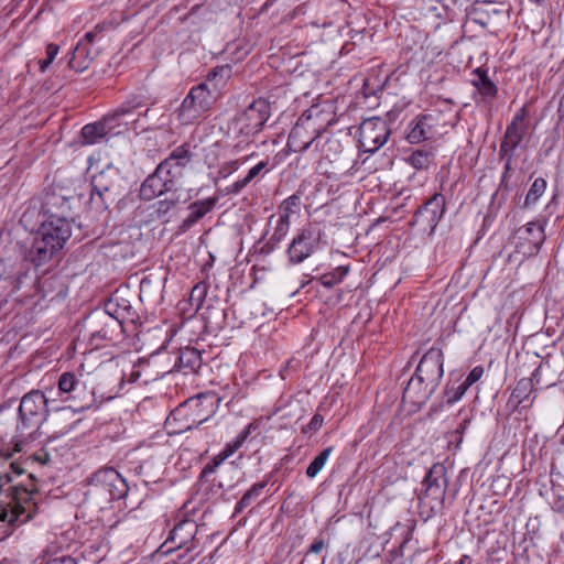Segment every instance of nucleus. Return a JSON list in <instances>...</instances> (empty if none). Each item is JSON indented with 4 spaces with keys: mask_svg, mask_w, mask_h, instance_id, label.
Segmentation results:
<instances>
[{
    "mask_svg": "<svg viewBox=\"0 0 564 564\" xmlns=\"http://www.w3.org/2000/svg\"><path fill=\"white\" fill-rule=\"evenodd\" d=\"M42 207L50 218L42 224L26 252V259L35 267L50 262L72 236L70 206L65 196L46 194Z\"/></svg>",
    "mask_w": 564,
    "mask_h": 564,
    "instance_id": "nucleus-1",
    "label": "nucleus"
},
{
    "mask_svg": "<svg viewBox=\"0 0 564 564\" xmlns=\"http://www.w3.org/2000/svg\"><path fill=\"white\" fill-rule=\"evenodd\" d=\"M10 470L0 471V492L3 490L10 498L4 506H0V541L11 535L13 530L28 522L36 513L34 501L36 489L34 485L28 487L22 482L10 485L13 475L21 476L23 469L15 463H10Z\"/></svg>",
    "mask_w": 564,
    "mask_h": 564,
    "instance_id": "nucleus-2",
    "label": "nucleus"
},
{
    "mask_svg": "<svg viewBox=\"0 0 564 564\" xmlns=\"http://www.w3.org/2000/svg\"><path fill=\"white\" fill-rule=\"evenodd\" d=\"M444 375V355L432 347L421 358L414 375L403 390V401L421 408L435 393Z\"/></svg>",
    "mask_w": 564,
    "mask_h": 564,
    "instance_id": "nucleus-3",
    "label": "nucleus"
},
{
    "mask_svg": "<svg viewBox=\"0 0 564 564\" xmlns=\"http://www.w3.org/2000/svg\"><path fill=\"white\" fill-rule=\"evenodd\" d=\"M218 69L214 68L205 82L194 86L176 110V118L183 126L193 124L209 110L220 96V87L216 82Z\"/></svg>",
    "mask_w": 564,
    "mask_h": 564,
    "instance_id": "nucleus-4",
    "label": "nucleus"
},
{
    "mask_svg": "<svg viewBox=\"0 0 564 564\" xmlns=\"http://www.w3.org/2000/svg\"><path fill=\"white\" fill-rule=\"evenodd\" d=\"M120 171L108 164L106 169L93 176L90 205L96 210H106L121 196Z\"/></svg>",
    "mask_w": 564,
    "mask_h": 564,
    "instance_id": "nucleus-5",
    "label": "nucleus"
},
{
    "mask_svg": "<svg viewBox=\"0 0 564 564\" xmlns=\"http://www.w3.org/2000/svg\"><path fill=\"white\" fill-rule=\"evenodd\" d=\"M144 98L140 95L132 96L128 98L124 102H122L118 108H116L112 112L106 115L102 120L88 123L82 129V137L86 143L93 144L98 142L101 138L112 133L117 121L126 116L131 115L133 111L145 107Z\"/></svg>",
    "mask_w": 564,
    "mask_h": 564,
    "instance_id": "nucleus-6",
    "label": "nucleus"
},
{
    "mask_svg": "<svg viewBox=\"0 0 564 564\" xmlns=\"http://www.w3.org/2000/svg\"><path fill=\"white\" fill-rule=\"evenodd\" d=\"M247 440V427L242 429L235 441L228 443L225 448L208 464L202 471V477L215 471V468L225 463V470L231 474V478L238 482L245 478V457L242 453H237Z\"/></svg>",
    "mask_w": 564,
    "mask_h": 564,
    "instance_id": "nucleus-7",
    "label": "nucleus"
},
{
    "mask_svg": "<svg viewBox=\"0 0 564 564\" xmlns=\"http://www.w3.org/2000/svg\"><path fill=\"white\" fill-rule=\"evenodd\" d=\"M91 490L107 501L120 500L126 497L129 487L126 479L112 467L97 470L89 478Z\"/></svg>",
    "mask_w": 564,
    "mask_h": 564,
    "instance_id": "nucleus-8",
    "label": "nucleus"
},
{
    "mask_svg": "<svg viewBox=\"0 0 564 564\" xmlns=\"http://www.w3.org/2000/svg\"><path fill=\"white\" fill-rule=\"evenodd\" d=\"M47 399L40 390H33L26 393L19 405V416L21 420L22 432L37 430L46 420Z\"/></svg>",
    "mask_w": 564,
    "mask_h": 564,
    "instance_id": "nucleus-9",
    "label": "nucleus"
},
{
    "mask_svg": "<svg viewBox=\"0 0 564 564\" xmlns=\"http://www.w3.org/2000/svg\"><path fill=\"white\" fill-rule=\"evenodd\" d=\"M447 484L446 468L442 464H434L422 481L424 489L419 495L420 502L430 505L432 510L441 509L444 505Z\"/></svg>",
    "mask_w": 564,
    "mask_h": 564,
    "instance_id": "nucleus-10",
    "label": "nucleus"
},
{
    "mask_svg": "<svg viewBox=\"0 0 564 564\" xmlns=\"http://www.w3.org/2000/svg\"><path fill=\"white\" fill-rule=\"evenodd\" d=\"M390 128L384 119L372 117L365 119L359 126V144L364 152L375 153L390 135Z\"/></svg>",
    "mask_w": 564,
    "mask_h": 564,
    "instance_id": "nucleus-11",
    "label": "nucleus"
},
{
    "mask_svg": "<svg viewBox=\"0 0 564 564\" xmlns=\"http://www.w3.org/2000/svg\"><path fill=\"white\" fill-rule=\"evenodd\" d=\"M445 209L444 195L435 193L414 213L410 225L421 226L423 231L432 235L444 216Z\"/></svg>",
    "mask_w": 564,
    "mask_h": 564,
    "instance_id": "nucleus-12",
    "label": "nucleus"
},
{
    "mask_svg": "<svg viewBox=\"0 0 564 564\" xmlns=\"http://www.w3.org/2000/svg\"><path fill=\"white\" fill-rule=\"evenodd\" d=\"M89 336L96 346L99 341L115 340L122 334L123 326L101 310L93 312L86 319Z\"/></svg>",
    "mask_w": 564,
    "mask_h": 564,
    "instance_id": "nucleus-13",
    "label": "nucleus"
},
{
    "mask_svg": "<svg viewBox=\"0 0 564 564\" xmlns=\"http://www.w3.org/2000/svg\"><path fill=\"white\" fill-rule=\"evenodd\" d=\"M165 166L166 164H159L155 171L143 181L139 191L141 199L152 200L175 189L176 180L171 176L169 170L165 171Z\"/></svg>",
    "mask_w": 564,
    "mask_h": 564,
    "instance_id": "nucleus-14",
    "label": "nucleus"
},
{
    "mask_svg": "<svg viewBox=\"0 0 564 564\" xmlns=\"http://www.w3.org/2000/svg\"><path fill=\"white\" fill-rule=\"evenodd\" d=\"M63 401H73L78 409L88 408L93 399L85 393V387L73 372H64L57 382Z\"/></svg>",
    "mask_w": 564,
    "mask_h": 564,
    "instance_id": "nucleus-15",
    "label": "nucleus"
},
{
    "mask_svg": "<svg viewBox=\"0 0 564 564\" xmlns=\"http://www.w3.org/2000/svg\"><path fill=\"white\" fill-rule=\"evenodd\" d=\"M517 237L520 240L517 245L518 252L533 256L539 252L545 240L544 228L539 221H531L518 229Z\"/></svg>",
    "mask_w": 564,
    "mask_h": 564,
    "instance_id": "nucleus-16",
    "label": "nucleus"
},
{
    "mask_svg": "<svg viewBox=\"0 0 564 564\" xmlns=\"http://www.w3.org/2000/svg\"><path fill=\"white\" fill-rule=\"evenodd\" d=\"M318 246V235L312 227H306L292 240L288 253L292 263L307 259Z\"/></svg>",
    "mask_w": 564,
    "mask_h": 564,
    "instance_id": "nucleus-17",
    "label": "nucleus"
},
{
    "mask_svg": "<svg viewBox=\"0 0 564 564\" xmlns=\"http://www.w3.org/2000/svg\"><path fill=\"white\" fill-rule=\"evenodd\" d=\"M525 116L527 112L524 108L514 115L501 140L499 154L514 153L520 145L528 130Z\"/></svg>",
    "mask_w": 564,
    "mask_h": 564,
    "instance_id": "nucleus-18",
    "label": "nucleus"
},
{
    "mask_svg": "<svg viewBox=\"0 0 564 564\" xmlns=\"http://www.w3.org/2000/svg\"><path fill=\"white\" fill-rule=\"evenodd\" d=\"M507 13L502 3L494 1H477L471 11L474 22L484 28L497 25L506 19Z\"/></svg>",
    "mask_w": 564,
    "mask_h": 564,
    "instance_id": "nucleus-19",
    "label": "nucleus"
},
{
    "mask_svg": "<svg viewBox=\"0 0 564 564\" xmlns=\"http://www.w3.org/2000/svg\"><path fill=\"white\" fill-rule=\"evenodd\" d=\"M434 121L435 118L431 113L416 117L409 123L406 140L412 144H416L430 139L433 134Z\"/></svg>",
    "mask_w": 564,
    "mask_h": 564,
    "instance_id": "nucleus-20",
    "label": "nucleus"
},
{
    "mask_svg": "<svg viewBox=\"0 0 564 564\" xmlns=\"http://www.w3.org/2000/svg\"><path fill=\"white\" fill-rule=\"evenodd\" d=\"M192 156L189 144L184 143L175 148L169 158L160 164H166L165 171L169 170L171 176L176 180L182 175L184 167L192 161Z\"/></svg>",
    "mask_w": 564,
    "mask_h": 564,
    "instance_id": "nucleus-21",
    "label": "nucleus"
},
{
    "mask_svg": "<svg viewBox=\"0 0 564 564\" xmlns=\"http://www.w3.org/2000/svg\"><path fill=\"white\" fill-rule=\"evenodd\" d=\"M101 311L113 317L115 321L120 322L122 326L127 321L132 322L134 318V311L130 302L123 297L118 296L117 294L112 295L105 303V306Z\"/></svg>",
    "mask_w": 564,
    "mask_h": 564,
    "instance_id": "nucleus-22",
    "label": "nucleus"
},
{
    "mask_svg": "<svg viewBox=\"0 0 564 564\" xmlns=\"http://www.w3.org/2000/svg\"><path fill=\"white\" fill-rule=\"evenodd\" d=\"M216 203L217 199L215 197H209L191 204L188 207L189 213L178 226V231L186 232L188 229H191L199 219L213 210Z\"/></svg>",
    "mask_w": 564,
    "mask_h": 564,
    "instance_id": "nucleus-23",
    "label": "nucleus"
},
{
    "mask_svg": "<svg viewBox=\"0 0 564 564\" xmlns=\"http://www.w3.org/2000/svg\"><path fill=\"white\" fill-rule=\"evenodd\" d=\"M98 50L87 45L84 41H79L73 50L72 58L68 64L72 69L77 73L86 70L90 63L98 56Z\"/></svg>",
    "mask_w": 564,
    "mask_h": 564,
    "instance_id": "nucleus-24",
    "label": "nucleus"
},
{
    "mask_svg": "<svg viewBox=\"0 0 564 564\" xmlns=\"http://www.w3.org/2000/svg\"><path fill=\"white\" fill-rule=\"evenodd\" d=\"M203 365L202 354L194 347H185L180 350L176 366L185 373H196Z\"/></svg>",
    "mask_w": 564,
    "mask_h": 564,
    "instance_id": "nucleus-25",
    "label": "nucleus"
},
{
    "mask_svg": "<svg viewBox=\"0 0 564 564\" xmlns=\"http://www.w3.org/2000/svg\"><path fill=\"white\" fill-rule=\"evenodd\" d=\"M270 116V104L268 100L259 98L249 105V124L252 122L254 132H259L263 128Z\"/></svg>",
    "mask_w": 564,
    "mask_h": 564,
    "instance_id": "nucleus-26",
    "label": "nucleus"
},
{
    "mask_svg": "<svg viewBox=\"0 0 564 564\" xmlns=\"http://www.w3.org/2000/svg\"><path fill=\"white\" fill-rule=\"evenodd\" d=\"M471 84L477 88L484 100H491L497 95V86L490 80L487 73L480 68L474 72Z\"/></svg>",
    "mask_w": 564,
    "mask_h": 564,
    "instance_id": "nucleus-27",
    "label": "nucleus"
},
{
    "mask_svg": "<svg viewBox=\"0 0 564 564\" xmlns=\"http://www.w3.org/2000/svg\"><path fill=\"white\" fill-rule=\"evenodd\" d=\"M422 11L424 15L429 19H434L436 22V26L441 24L442 21L449 20V9L447 6L441 0H427L424 2L422 7Z\"/></svg>",
    "mask_w": 564,
    "mask_h": 564,
    "instance_id": "nucleus-28",
    "label": "nucleus"
},
{
    "mask_svg": "<svg viewBox=\"0 0 564 564\" xmlns=\"http://www.w3.org/2000/svg\"><path fill=\"white\" fill-rule=\"evenodd\" d=\"M545 188H546V181L542 177L535 178L525 196L522 207L531 208L538 202V199L543 195V193L545 192Z\"/></svg>",
    "mask_w": 564,
    "mask_h": 564,
    "instance_id": "nucleus-29",
    "label": "nucleus"
},
{
    "mask_svg": "<svg viewBox=\"0 0 564 564\" xmlns=\"http://www.w3.org/2000/svg\"><path fill=\"white\" fill-rule=\"evenodd\" d=\"M349 267L340 265L334 269L330 272H327L319 276L318 281L325 288H333L334 285L340 283L344 278L348 274Z\"/></svg>",
    "mask_w": 564,
    "mask_h": 564,
    "instance_id": "nucleus-30",
    "label": "nucleus"
},
{
    "mask_svg": "<svg viewBox=\"0 0 564 564\" xmlns=\"http://www.w3.org/2000/svg\"><path fill=\"white\" fill-rule=\"evenodd\" d=\"M433 153L426 150H415L409 158V163L417 171L427 170L433 162Z\"/></svg>",
    "mask_w": 564,
    "mask_h": 564,
    "instance_id": "nucleus-31",
    "label": "nucleus"
},
{
    "mask_svg": "<svg viewBox=\"0 0 564 564\" xmlns=\"http://www.w3.org/2000/svg\"><path fill=\"white\" fill-rule=\"evenodd\" d=\"M301 209V197L293 194L284 199L280 206L279 217L290 220V216L299 214Z\"/></svg>",
    "mask_w": 564,
    "mask_h": 564,
    "instance_id": "nucleus-32",
    "label": "nucleus"
},
{
    "mask_svg": "<svg viewBox=\"0 0 564 564\" xmlns=\"http://www.w3.org/2000/svg\"><path fill=\"white\" fill-rule=\"evenodd\" d=\"M467 390L468 388L463 382L456 386L455 382L448 381L443 393L445 402L449 405L454 404L464 397Z\"/></svg>",
    "mask_w": 564,
    "mask_h": 564,
    "instance_id": "nucleus-33",
    "label": "nucleus"
},
{
    "mask_svg": "<svg viewBox=\"0 0 564 564\" xmlns=\"http://www.w3.org/2000/svg\"><path fill=\"white\" fill-rule=\"evenodd\" d=\"M194 527L195 524L192 521H182L174 527L167 540L175 542L178 539L180 544H182L191 538V531Z\"/></svg>",
    "mask_w": 564,
    "mask_h": 564,
    "instance_id": "nucleus-34",
    "label": "nucleus"
},
{
    "mask_svg": "<svg viewBox=\"0 0 564 564\" xmlns=\"http://www.w3.org/2000/svg\"><path fill=\"white\" fill-rule=\"evenodd\" d=\"M333 448L332 447H327L325 449H323L312 462L311 464L308 465L307 469H306V476L308 478H314L321 470L322 468L324 467V465L326 464L330 453H332Z\"/></svg>",
    "mask_w": 564,
    "mask_h": 564,
    "instance_id": "nucleus-35",
    "label": "nucleus"
},
{
    "mask_svg": "<svg viewBox=\"0 0 564 564\" xmlns=\"http://www.w3.org/2000/svg\"><path fill=\"white\" fill-rule=\"evenodd\" d=\"M290 228V220L278 217L275 220L274 231L270 238L269 243H272L269 250H272L273 246L279 243L288 234Z\"/></svg>",
    "mask_w": 564,
    "mask_h": 564,
    "instance_id": "nucleus-36",
    "label": "nucleus"
},
{
    "mask_svg": "<svg viewBox=\"0 0 564 564\" xmlns=\"http://www.w3.org/2000/svg\"><path fill=\"white\" fill-rule=\"evenodd\" d=\"M247 260V256L242 257V247H240L239 252L237 254V264L231 269L230 279L232 280V284L235 286H243V273L245 268L242 265L243 261Z\"/></svg>",
    "mask_w": 564,
    "mask_h": 564,
    "instance_id": "nucleus-37",
    "label": "nucleus"
},
{
    "mask_svg": "<svg viewBox=\"0 0 564 564\" xmlns=\"http://www.w3.org/2000/svg\"><path fill=\"white\" fill-rule=\"evenodd\" d=\"M531 392V381L520 380L512 392V397L518 400V403H523Z\"/></svg>",
    "mask_w": 564,
    "mask_h": 564,
    "instance_id": "nucleus-38",
    "label": "nucleus"
},
{
    "mask_svg": "<svg viewBox=\"0 0 564 564\" xmlns=\"http://www.w3.org/2000/svg\"><path fill=\"white\" fill-rule=\"evenodd\" d=\"M227 405L232 414L242 416L245 412V395H234Z\"/></svg>",
    "mask_w": 564,
    "mask_h": 564,
    "instance_id": "nucleus-39",
    "label": "nucleus"
},
{
    "mask_svg": "<svg viewBox=\"0 0 564 564\" xmlns=\"http://www.w3.org/2000/svg\"><path fill=\"white\" fill-rule=\"evenodd\" d=\"M269 156H265V159L260 160L258 162H254L251 167H249V182L260 175L262 172L268 173L270 171L269 165Z\"/></svg>",
    "mask_w": 564,
    "mask_h": 564,
    "instance_id": "nucleus-40",
    "label": "nucleus"
},
{
    "mask_svg": "<svg viewBox=\"0 0 564 564\" xmlns=\"http://www.w3.org/2000/svg\"><path fill=\"white\" fill-rule=\"evenodd\" d=\"M176 204L174 198L161 199L155 204V213L159 217L166 215Z\"/></svg>",
    "mask_w": 564,
    "mask_h": 564,
    "instance_id": "nucleus-41",
    "label": "nucleus"
},
{
    "mask_svg": "<svg viewBox=\"0 0 564 564\" xmlns=\"http://www.w3.org/2000/svg\"><path fill=\"white\" fill-rule=\"evenodd\" d=\"M484 373V368L480 366L475 367L471 369V371L468 373V376L462 381L468 389L470 386H473L475 382H477Z\"/></svg>",
    "mask_w": 564,
    "mask_h": 564,
    "instance_id": "nucleus-42",
    "label": "nucleus"
},
{
    "mask_svg": "<svg viewBox=\"0 0 564 564\" xmlns=\"http://www.w3.org/2000/svg\"><path fill=\"white\" fill-rule=\"evenodd\" d=\"M105 24H97L91 31L87 32L80 41L93 46L95 39L105 31Z\"/></svg>",
    "mask_w": 564,
    "mask_h": 564,
    "instance_id": "nucleus-43",
    "label": "nucleus"
},
{
    "mask_svg": "<svg viewBox=\"0 0 564 564\" xmlns=\"http://www.w3.org/2000/svg\"><path fill=\"white\" fill-rule=\"evenodd\" d=\"M499 158L501 161H505L502 178H506L512 169L511 165L514 158V153L499 154Z\"/></svg>",
    "mask_w": 564,
    "mask_h": 564,
    "instance_id": "nucleus-44",
    "label": "nucleus"
},
{
    "mask_svg": "<svg viewBox=\"0 0 564 564\" xmlns=\"http://www.w3.org/2000/svg\"><path fill=\"white\" fill-rule=\"evenodd\" d=\"M41 564H76V562L73 557L63 555L59 557L51 558V560L46 561L45 563H41Z\"/></svg>",
    "mask_w": 564,
    "mask_h": 564,
    "instance_id": "nucleus-45",
    "label": "nucleus"
},
{
    "mask_svg": "<svg viewBox=\"0 0 564 564\" xmlns=\"http://www.w3.org/2000/svg\"><path fill=\"white\" fill-rule=\"evenodd\" d=\"M323 422H324L323 416H322V415H319V414H315V415L311 419V421H310V423H308L307 427H308V430H310V431L315 432V431H317V430H319V429L322 427Z\"/></svg>",
    "mask_w": 564,
    "mask_h": 564,
    "instance_id": "nucleus-46",
    "label": "nucleus"
},
{
    "mask_svg": "<svg viewBox=\"0 0 564 564\" xmlns=\"http://www.w3.org/2000/svg\"><path fill=\"white\" fill-rule=\"evenodd\" d=\"M59 46L54 43H50L46 46V59H48L51 63L55 59L56 55L58 54Z\"/></svg>",
    "mask_w": 564,
    "mask_h": 564,
    "instance_id": "nucleus-47",
    "label": "nucleus"
},
{
    "mask_svg": "<svg viewBox=\"0 0 564 564\" xmlns=\"http://www.w3.org/2000/svg\"><path fill=\"white\" fill-rule=\"evenodd\" d=\"M325 547V542L323 539H315L313 543L310 545L308 552L318 554Z\"/></svg>",
    "mask_w": 564,
    "mask_h": 564,
    "instance_id": "nucleus-48",
    "label": "nucleus"
},
{
    "mask_svg": "<svg viewBox=\"0 0 564 564\" xmlns=\"http://www.w3.org/2000/svg\"><path fill=\"white\" fill-rule=\"evenodd\" d=\"M33 458H34L36 462H39V463H41L42 465H44V464H46V463L50 460V454H48L46 451L41 449V451H39L37 453H35V454L33 455Z\"/></svg>",
    "mask_w": 564,
    "mask_h": 564,
    "instance_id": "nucleus-49",
    "label": "nucleus"
},
{
    "mask_svg": "<svg viewBox=\"0 0 564 564\" xmlns=\"http://www.w3.org/2000/svg\"><path fill=\"white\" fill-rule=\"evenodd\" d=\"M470 420L465 419L463 422L456 427L455 433L459 435V442L462 441V436L465 433Z\"/></svg>",
    "mask_w": 564,
    "mask_h": 564,
    "instance_id": "nucleus-50",
    "label": "nucleus"
},
{
    "mask_svg": "<svg viewBox=\"0 0 564 564\" xmlns=\"http://www.w3.org/2000/svg\"><path fill=\"white\" fill-rule=\"evenodd\" d=\"M265 486L264 482L256 484L249 489V498L258 496L262 488Z\"/></svg>",
    "mask_w": 564,
    "mask_h": 564,
    "instance_id": "nucleus-51",
    "label": "nucleus"
},
{
    "mask_svg": "<svg viewBox=\"0 0 564 564\" xmlns=\"http://www.w3.org/2000/svg\"><path fill=\"white\" fill-rule=\"evenodd\" d=\"M300 135V129L296 127L294 128L291 133H290V137H289V142L290 143H294L295 142V139Z\"/></svg>",
    "mask_w": 564,
    "mask_h": 564,
    "instance_id": "nucleus-52",
    "label": "nucleus"
},
{
    "mask_svg": "<svg viewBox=\"0 0 564 564\" xmlns=\"http://www.w3.org/2000/svg\"><path fill=\"white\" fill-rule=\"evenodd\" d=\"M26 275H28V273H26V272H24V273H21V274L15 279L14 286H13L15 290L21 289L22 279H23V278H25Z\"/></svg>",
    "mask_w": 564,
    "mask_h": 564,
    "instance_id": "nucleus-53",
    "label": "nucleus"
},
{
    "mask_svg": "<svg viewBox=\"0 0 564 564\" xmlns=\"http://www.w3.org/2000/svg\"><path fill=\"white\" fill-rule=\"evenodd\" d=\"M557 112H558L560 119L564 120V94H563V96L561 98Z\"/></svg>",
    "mask_w": 564,
    "mask_h": 564,
    "instance_id": "nucleus-54",
    "label": "nucleus"
},
{
    "mask_svg": "<svg viewBox=\"0 0 564 564\" xmlns=\"http://www.w3.org/2000/svg\"><path fill=\"white\" fill-rule=\"evenodd\" d=\"M39 64H40V70L42 73H44L52 63L45 58V59L40 61Z\"/></svg>",
    "mask_w": 564,
    "mask_h": 564,
    "instance_id": "nucleus-55",
    "label": "nucleus"
},
{
    "mask_svg": "<svg viewBox=\"0 0 564 564\" xmlns=\"http://www.w3.org/2000/svg\"><path fill=\"white\" fill-rule=\"evenodd\" d=\"M247 184V177H243L242 180L235 183V192L240 191L245 185Z\"/></svg>",
    "mask_w": 564,
    "mask_h": 564,
    "instance_id": "nucleus-56",
    "label": "nucleus"
},
{
    "mask_svg": "<svg viewBox=\"0 0 564 564\" xmlns=\"http://www.w3.org/2000/svg\"><path fill=\"white\" fill-rule=\"evenodd\" d=\"M246 503H247V494H245V495L240 498V500H239V502H238V507H239V508H242Z\"/></svg>",
    "mask_w": 564,
    "mask_h": 564,
    "instance_id": "nucleus-57",
    "label": "nucleus"
},
{
    "mask_svg": "<svg viewBox=\"0 0 564 564\" xmlns=\"http://www.w3.org/2000/svg\"><path fill=\"white\" fill-rule=\"evenodd\" d=\"M313 140H310V141H306L304 142L301 147H300V151H305L310 148L311 143H312Z\"/></svg>",
    "mask_w": 564,
    "mask_h": 564,
    "instance_id": "nucleus-58",
    "label": "nucleus"
},
{
    "mask_svg": "<svg viewBox=\"0 0 564 564\" xmlns=\"http://www.w3.org/2000/svg\"><path fill=\"white\" fill-rule=\"evenodd\" d=\"M556 509L564 510V499H558V501L556 502Z\"/></svg>",
    "mask_w": 564,
    "mask_h": 564,
    "instance_id": "nucleus-59",
    "label": "nucleus"
},
{
    "mask_svg": "<svg viewBox=\"0 0 564 564\" xmlns=\"http://www.w3.org/2000/svg\"><path fill=\"white\" fill-rule=\"evenodd\" d=\"M210 413H213V410H212V409L209 410V413H208L207 415H205L204 417H202V419H199V420L197 421V424H202L203 422H205L206 420H208V417H209V414H210Z\"/></svg>",
    "mask_w": 564,
    "mask_h": 564,
    "instance_id": "nucleus-60",
    "label": "nucleus"
},
{
    "mask_svg": "<svg viewBox=\"0 0 564 564\" xmlns=\"http://www.w3.org/2000/svg\"><path fill=\"white\" fill-rule=\"evenodd\" d=\"M256 159H257V154L254 152L249 153V156H248L249 163L256 161Z\"/></svg>",
    "mask_w": 564,
    "mask_h": 564,
    "instance_id": "nucleus-61",
    "label": "nucleus"
},
{
    "mask_svg": "<svg viewBox=\"0 0 564 564\" xmlns=\"http://www.w3.org/2000/svg\"><path fill=\"white\" fill-rule=\"evenodd\" d=\"M257 429V425L254 423H249V427H248V431H249V435L252 433V431H254Z\"/></svg>",
    "mask_w": 564,
    "mask_h": 564,
    "instance_id": "nucleus-62",
    "label": "nucleus"
},
{
    "mask_svg": "<svg viewBox=\"0 0 564 564\" xmlns=\"http://www.w3.org/2000/svg\"><path fill=\"white\" fill-rule=\"evenodd\" d=\"M252 269H253V273H254V282H257L260 279L257 274V265L254 264Z\"/></svg>",
    "mask_w": 564,
    "mask_h": 564,
    "instance_id": "nucleus-63",
    "label": "nucleus"
},
{
    "mask_svg": "<svg viewBox=\"0 0 564 564\" xmlns=\"http://www.w3.org/2000/svg\"><path fill=\"white\" fill-rule=\"evenodd\" d=\"M197 291H199V286H198V285H197V286H195V288L193 289V291H192V296H193V295H194V293H195V292H197Z\"/></svg>",
    "mask_w": 564,
    "mask_h": 564,
    "instance_id": "nucleus-64",
    "label": "nucleus"
}]
</instances>
